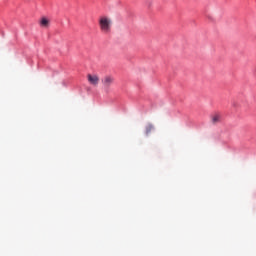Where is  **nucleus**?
I'll return each instance as SVG.
<instances>
[{
    "mask_svg": "<svg viewBox=\"0 0 256 256\" xmlns=\"http://www.w3.org/2000/svg\"><path fill=\"white\" fill-rule=\"evenodd\" d=\"M211 121L213 124H217L221 121V115L219 113H215L211 116Z\"/></svg>",
    "mask_w": 256,
    "mask_h": 256,
    "instance_id": "nucleus-5",
    "label": "nucleus"
},
{
    "mask_svg": "<svg viewBox=\"0 0 256 256\" xmlns=\"http://www.w3.org/2000/svg\"><path fill=\"white\" fill-rule=\"evenodd\" d=\"M39 25L41 28L47 29L51 26V21L49 19H47V17H42L39 20Z\"/></svg>",
    "mask_w": 256,
    "mask_h": 256,
    "instance_id": "nucleus-4",
    "label": "nucleus"
},
{
    "mask_svg": "<svg viewBox=\"0 0 256 256\" xmlns=\"http://www.w3.org/2000/svg\"><path fill=\"white\" fill-rule=\"evenodd\" d=\"M113 21L111 17L107 15H102L98 18V27L100 32L104 35H108L111 33Z\"/></svg>",
    "mask_w": 256,
    "mask_h": 256,
    "instance_id": "nucleus-1",
    "label": "nucleus"
},
{
    "mask_svg": "<svg viewBox=\"0 0 256 256\" xmlns=\"http://www.w3.org/2000/svg\"><path fill=\"white\" fill-rule=\"evenodd\" d=\"M115 78L111 75H106L102 78L101 83L103 87L108 90L114 84Z\"/></svg>",
    "mask_w": 256,
    "mask_h": 256,
    "instance_id": "nucleus-2",
    "label": "nucleus"
},
{
    "mask_svg": "<svg viewBox=\"0 0 256 256\" xmlns=\"http://www.w3.org/2000/svg\"><path fill=\"white\" fill-rule=\"evenodd\" d=\"M152 129H153V126H152V125L147 126V127H146V133H147V134L150 133V132L152 131Z\"/></svg>",
    "mask_w": 256,
    "mask_h": 256,
    "instance_id": "nucleus-6",
    "label": "nucleus"
},
{
    "mask_svg": "<svg viewBox=\"0 0 256 256\" xmlns=\"http://www.w3.org/2000/svg\"><path fill=\"white\" fill-rule=\"evenodd\" d=\"M87 80L94 87H96L99 84V81H100L98 75H91V74L87 75Z\"/></svg>",
    "mask_w": 256,
    "mask_h": 256,
    "instance_id": "nucleus-3",
    "label": "nucleus"
}]
</instances>
